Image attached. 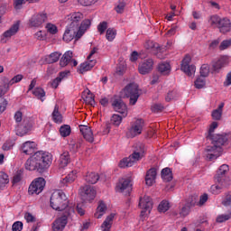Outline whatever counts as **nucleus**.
I'll return each mask as SVG.
<instances>
[{"mask_svg":"<svg viewBox=\"0 0 231 231\" xmlns=\"http://www.w3.org/2000/svg\"><path fill=\"white\" fill-rule=\"evenodd\" d=\"M51 155L46 152H36L32 156L27 159L25 162L26 171H36L40 174L46 172L51 165Z\"/></svg>","mask_w":231,"mask_h":231,"instance_id":"1","label":"nucleus"},{"mask_svg":"<svg viewBox=\"0 0 231 231\" xmlns=\"http://www.w3.org/2000/svg\"><path fill=\"white\" fill-rule=\"evenodd\" d=\"M51 207L53 210L62 211L65 210L64 214L69 212V208H75L73 204H69L68 197L64 191L58 189L55 190L51 196Z\"/></svg>","mask_w":231,"mask_h":231,"instance_id":"2","label":"nucleus"},{"mask_svg":"<svg viewBox=\"0 0 231 231\" xmlns=\"http://www.w3.org/2000/svg\"><path fill=\"white\" fill-rule=\"evenodd\" d=\"M228 165L223 164L220 166L215 175V181L217 184L211 186L212 194H221V190H223V189L230 187V179L226 176V172H228Z\"/></svg>","mask_w":231,"mask_h":231,"instance_id":"3","label":"nucleus"},{"mask_svg":"<svg viewBox=\"0 0 231 231\" xmlns=\"http://www.w3.org/2000/svg\"><path fill=\"white\" fill-rule=\"evenodd\" d=\"M145 156V144L142 143H136L134 145V152L133 153L127 157L124 158L119 162V167L121 169H125V167H133L136 162H140L142 158Z\"/></svg>","mask_w":231,"mask_h":231,"instance_id":"4","label":"nucleus"},{"mask_svg":"<svg viewBox=\"0 0 231 231\" xmlns=\"http://www.w3.org/2000/svg\"><path fill=\"white\" fill-rule=\"evenodd\" d=\"M208 23L212 28H218L220 33H228L231 31V22L228 18L213 14L208 18Z\"/></svg>","mask_w":231,"mask_h":231,"instance_id":"5","label":"nucleus"},{"mask_svg":"<svg viewBox=\"0 0 231 231\" xmlns=\"http://www.w3.org/2000/svg\"><path fill=\"white\" fill-rule=\"evenodd\" d=\"M124 93L126 98H130L129 102L131 106H135L136 102H138V98H140V89L136 83L128 84L125 89Z\"/></svg>","mask_w":231,"mask_h":231,"instance_id":"6","label":"nucleus"},{"mask_svg":"<svg viewBox=\"0 0 231 231\" xmlns=\"http://www.w3.org/2000/svg\"><path fill=\"white\" fill-rule=\"evenodd\" d=\"M71 214H75V208L70 207L68 213H64L63 216H61L53 222L52 231L64 230V228H66V225H68V217H69Z\"/></svg>","mask_w":231,"mask_h":231,"instance_id":"7","label":"nucleus"},{"mask_svg":"<svg viewBox=\"0 0 231 231\" xmlns=\"http://www.w3.org/2000/svg\"><path fill=\"white\" fill-rule=\"evenodd\" d=\"M144 125L145 123L143 119H136L135 122L131 125V127L126 134L127 138H134L135 136H139V134H141L143 131Z\"/></svg>","mask_w":231,"mask_h":231,"instance_id":"8","label":"nucleus"},{"mask_svg":"<svg viewBox=\"0 0 231 231\" xmlns=\"http://www.w3.org/2000/svg\"><path fill=\"white\" fill-rule=\"evenodd\" d=\"M44 187H46V180H44V178L40 177L31 183L28 192L31 196H33V194H36L37 196L41 194L42 190H44Z\"/></svg>","mask_w":231,"mask_h":231,"instance_id":"9","label":"nucleus"},{"mask_svg":"<svg viewBox=\"0 0 231 231\" xmlns=\"http://www.w3.org/2000/svg\"><path fill=\"white\" fill-rule=\"evenodd\" d=\"M230 135L227 134H216L213 137L208 140L211 141L212 145L218 147V149H223V147H226L228 145Z\"/></svg>","mask_w":231,"mask_h":231,"instance_id":"10","label":"nucleus"},{"mask_svg":"<svg viewBox=\"0 0 231 231\" xmlns=\"http://www.w3.org/2000/svg\"><path fill=\"white\" fill-rule=\"evenodd\" d=\"M33 127V119L32 117H24L22 124L17 128V135L24 136L28 134Z\"/></svg>","mask_w":231,"mask_h":231,"instance_id":"11","label":"nucleus"},{"mask_svg":"<svg viewBox=\"0 0 231 231\" xmlns=\"http://www.w3.org/2000/svg\"><path fill=\"white\" fill-rule=\"evenodd\" d=\"M192 58L190 55H186L182 60V63L180 66L181 71L188 75V77H192L194 73H196V66L190 65Z\"/></svg>","mask_w":231,"mask_h":231,"instance_id":"12","label":"nucleus"},{"mask_svg":"<svg viewBox=\"0 0 231 231\" xmlns=\"http://www.w3.org/2000/svg\"><path fill=\"white\" fill-rule=\"evenodd\" d=\"M48 21V14L46 13H39L33 14L29 20V24L32 28H39Z\"/></svg>","mask_w":231,"mask_h":231,"instance_id":"13","label":"nucleus"},{"mask_svg":"<svg viewBox=\"0 0 231 231\" xmlns=\"http://www.w3.org/2000/svg\"><path fill=\"white\" fill-rule=\"evenodd\" d=\"M205 152L207 160L212 162V160H217L223 154V148H218L216 144H213L212 146H208L205 149Z\"/></svg>","mask_w":231,"mask_h":231,"instance_id":"14","label":"nucleus"},{"mask_svg":"<svg viewBox=\"0 0 231 231\" xmlns=\"http://www.w3.org/2000/svg\"><path fill=\"white\" fill-rule=\"evenodd\" d=\"M80 195L83 199H86L87 201H92V199L97 198V189H95V187L93 186L85 185L81 187Z\"/></svg>","mask_w":231,"mask_h":231,"instance_id":"15","label":"nucleus"},{"mask_svg":"<svg viewBox=\"0 0 231 231\" xmlns=\"http://www.w3.org/2000/svg\"><path fill=\"white\" fill-rule=\"evenodd\" d=\"M139 207L142 208L141 216H145V212H151L152 210V199L151 197L145 195L139 200Z\"/></svg>","mask_w":231,"mask_h":231,"instance_id":"16","label":"nucleus"},{"mask_svg":"<svg viewBox=\"0 0 231 231\" xmlns=\"http://www.w3.org/2000/svg\"><path fill=\"white\" fill-rule=\"evenodd\" d=\"M82 19H84V14L82 13H72L69 15L68 26H69V28L79 30V26L80 25Z\"/></svg>","mask_w":231,"mask_h":231,"instance_id":"17","label":"nucleus"},{"mask_svg":"<svg viewBox=\"0 0 231 231\" xmlns=\"http://www.w3.org/2000/svg\"><path fill=\"white\" fill-rule=\"evenodd\" d=\"M112 107L114 108V110L116 111V113H120V115H122L124 118L127 116V113H128L127 105H125L124 100L120 98L115 99L112 103Z\"/></svg>","mask_w":231,"mask_h":231,"instance_id":"18","label":"nucleus"},{"mask_svg":"<svg viewBox=\"0 0 231 231\" xmlns=\"http://www.w3.org/2000/svg\"><path fill=\"white\" fill-rule=\"evenodd\" d=\"M116 189L119 190V192H125V195L131 194V190H133V184H131V180L121 179L116 185Z\"/></svg>","mask_w":231,"mask_h":231,"instance_id":"19","label":"nucleus"},{"mask_svg":"<svg viewBox=\"0 0 231 231\" xmlns=\"http://www.w3.org/2000/svg\"><path fill=\"white\" fill-rule=\"evenodd\" d=\"M154 65V61L152 59H148L139 64L138 69L141 75H147V73H151L152 71V66Z\"/></svg>","mask_w":231,"mask_h":231,"instance_id":"20","label":"nucleus"},{"mask_svg":"<svg viewBox=\"0 0 231 231\" xmlns=\"http://www.w3.org/2000/svg\"><path fill=\"white\" fill-rule=\"evenodd\" d=\"M78 35L79 29L70 28L69 25H67V29L63 34V41L65 42H71L74 39H79Z\"/></svg>","mask_w":231,"mask_h":231,"instance_id":"21","label":"nucleus"},{"mask_svg":"<svg viewBox=\"0 0 231 231\" xmlns=\"http://www.w3.org/2000/svg\"><path fill=\"white\" fill-rule=\"evenodd\" d=\"M79 131L82 134L83 137L86 139L88 143H93L95 142V136L93 135V131L91 127L88 125H79Z\"/></svg>","mask_w":231,"mask_h":231,"instance_id":"22","label":"nucleus"},{"mask_svg":"<svg viewBox=\"0 0 231 231\" xmlns=\"http://www.w3.org/2000/svg\"><path fill=\"white\" fill-rule=\"evenodd\" d=\"M227 64H228V57L223 56L217 61H213L212 71H215V73H219L222 68H225V66H226Z\"/></svg>","mask_w":231,"mask_h":231,"instance_id":"23","label":"nucleus"},{"mask_svg":"<svg viewBox=\"0 0 231 231\" xmlns=\"http://www.w3.org/2000/svg\"><path fill=\"white\" fill-rule=\"evenodd\" d=\"M95 64H97V60H88V61L81 63L79 68V73L84 74L86 71H91L93 68H95Z\"/></svg>","mask_w":231,"mask_h":231,"instance_id":"24","label":"nucleus"},{"mask_svg":"<svg viewBox=\"0 0 231 231\" xmlns=\"http://www.w3.org/2000/svg\"><path fill=\"white\" fill-rule=\"evenodd\" d=\"M35 149H37V144H35L34 142L31 141L23 143L21 147L22 152L27 155L33 154V152H35Z\"/></svg>","mask_w":231,"mask_h":231,"instance_id":"25","label":"nucleus"},{"mask_svg":"<svg viewBox=\"0 0 231 231\" xmlns=\"http://www.w3.org/2000/svg\"><path fill=\"white\" fill-rule=\"evenodd\" d=\"M156 168H151L147 171L145 176V182L148 187H152V185H154V181L156 180Z\"/></svg>","mask_w":231,"mask_h":231,"instance_id":"26","label":"nucleus"},{"mask_svg":"<svg viewBox=\"0 0 231 231\" xmlns=\"http://www.w3.org/2000/svg\"><path fill=\"white\" fill-rule=\"evenodd\" d=\"M71 162V157H69V152L65 151L60 155L59 167L60 169H64L68 167V164Z\"/></svg>","mask_w":231,"mask_h":231,"instance_id":"27","label":"nucleus"},{"mask_svg":"<svg viewBox=\"0 0 231 231\" xmlns=\"http://www.w3.org/2000/svg\"><path fill=\"white\" fill-rule=\"evenodd\" d=\"M10 86V79L4 77L0 82V98L8 93Z\"/></svg>","mask_w":231,"mask_h":231,"instance_id":"28","label":"nucleus"},{"mask_svg":"<svg viewBox=\"0 0 231 231\" xmlns=\"http://www.w3.org/2000/svg\"><path fill=\"white\" fill-rule=\"evenodd\" d=\"M91 26V20L85 19L79 25L78 28V39H80L88 30Z\"/></svg>","mask_w":231,"mask_h":231,"instance_id":"29","label":"nucleus"},{"mask_svg":"<svg viewBox=\"0 0 231 231\" xmlns=\"http://www.w3.org/2000/svg\"><path fill=\"white\" fill-rule=\"evenodd\" d=\"M194 205H196V198L191 197V198H189L188 205L184 206L181 208V210L180 212V216H182V217H186V216L190 213V207H194Z\"/></svg>","mask_w":231,"mask_h":231,"instance_id":"30","label":"nucleus"},{"mask_svg":"<svg viewBox=\"0 0 231 231\" xmlns=\"http://www.w3.org/2000/svg\"><path fill=\"white\" fill-rule=\"evenodd\" d=\"M72 59L73 52L71 51H66L60 60V66L61 68H66V66L71 62Z\"/></svg>","mask_w":231,"mask_h":231,"instance_id":"31","label":"nucleus"},{"mask_svg":"<svg viewBox=\"0 0 231 231\" xmlns=\"http://www.w3.org/2000/svg\"><path fill=\"white\" fill-rule=\"evenodd\" d=\"M72 59L73 52L71 51H66L60 60V66L61 68H66V66L71 62Z\"/></svg>","mask_w":231,"mask_h":231,"instance_id":"32","label":"nucleus"},{"mask_svg":"<svg viewBox=\"0 0 231 231\" xmlns=\"http://www.w3.org/2000/svg\"><path fill=\"white\" fill-rule=\"evenodd\" d=\"M98 180H100V175L97 172L90 171L85 176V181L90 185H95V183H97Z\"/></svg>","mask_w":231,"mask_h":231,"instance_id":"33","label":"nucleus"},{"mask_svg":"<svg viewBox=\"0 0 231 231\" xmlns=\"http://www.w3.org/2000/svg\"><path fill=\"white\" fill-rule=\"evenodd\" d=\"M113 219H115V214L111 213L105 221L103 222L101 228L103 231H111V226H113Z\"/></svg>","mask_w":231,"mask_h":231,"instance_id":"34","label":"nucleus"},{"mask_svg":"<svg viewBox=\"0 0 231 231\" xmlns=\"http://www.w3.org/2000/svg\"><path fill=\"white\" fill-rule=\"evenodd\" d=\"M18 32H19V22L13 24L12 27L9 30L5 31L3 33V36L5 39H10V37H13V35H15V33H17Z\"/></svg>","mask_w":231,"mask_h":231,"instance_id":"35","label":"nucleus"},{"mask_svg":"<svg viewBox=\"0 0 231 231\" xmlns=\"http://www.w3.org/2000/svg\"><path fill=\"white\" fill-rule=\"evenodd\" d=\"M77 180V171H70L68 176H66L62 180H61V185L63 187L68 186V183H73Z\"/></svg>","mask_w":231,"mask_h":231,"instance_id":"36","label":"nucleus"},{"mask_svg":"<svg viewBox=\"0 0 231 231\" xmlns=\"http://www.w3.org/2000/svg\"><path fill=\"white\" fill-rule=\"evenodd\" d=\"M106 210H107V207L104 203V201H99V205L97 208V212L94 214L97 219H100L104 214H106Z\"/></svg>","mask_w":231,"mask_h":231,"instance_id":"37","label":"nucleus"},{"mask_svg":"<svg viewBox=\"0 0 231 231\" xmlns=\"http://www.w3.org/2000/svg\"><path fill=\"white\" fill-rule=\"evenodd\" d=\"M60 53L59 52H52L50 55L45 57V62L47 64H55V62H59V59H60Z\"/></svg>","mask_w":231,"mask_h":231,"instance_id":"38","label":"nucleus"},{"mask_svg":"<svg viewBox=\"0 0 231 231\" xmlns=\"http://www.w3.org/2000/svg\"><path fill=\"white\" fill-rule=\"evenodd\" d=\"M223 107H225V103H220L218 107L213 110L211 114L213 120H221V116H223Z\"/></svg>","mask_w":231,"mask_h":231,"instance_id":"39","label":"nucleus"},{"mask_svg":"<svg viewBox=\"0 0 231 231\" xmlns=\"http://www.w3.org/2000/svg\"><path fill=\"white\" fill-rule=\"evenodd\" d=\"M52 120L55 124H62V115L59 112V105L54 106V110L52 112Z\"/></svg>","mask_w":231,"mask_h":231,"instance_id":"40","label":"nucleus"},{"mask_svg":"<svg viewBox=\"0 0 231 231\" xmlns=\"http://www.w3.org/2000/svg\"><path fill=\"white\" fill-rule=\"evenodd\" d=\"M9 183L10 179L8 178V174L5 171H0V189L3 190Z\"/></svg>","mask_w":231,"mask_h":231,"instance_id":"41","label":"nucleus"},{"mask_svg":"<svg viewBox=\"0 0 231 231\" xmlns=\"http://www.w3.org/2000/svg\"><path fill=\"white\" fill-rule=\"evenodd\" d=\"M161 176L164 181H172V171H171V168L162 169Z\"/></svg>","mask_w":231,"mask_h":231,"instance_id":"42","label":"nucleus"},{"mask_svg":"<svg viewBox=\"0 0 231 231\" xmlns=\"http://www.w3.org/2000/svg\"><path fill=\"white\" fill-rule=\"evenodd\" d=\"M158 71L162 73V75H168L169 71H171V64L168 62L160 63L158 66Z\"/></svg>","mask_w":231,"mask_h":231,"instance_id":"43","label":"nucleus"},{"mask_svg":"<svg viewBox=\"0 0 231 231\" xmlns=\"http://www.w3.org/2000/svg\"><path fill=\"white\" fill-rule=\"evenodd\" d=\"M60 134L63 138H66L67 136H69L71 134V126L69 125H64L60 127Z\"/></svg>","mask_w":231,"mask_h":231,"instance_id":"44","label":"nucleus"},{"mask_svg":"<svg viewBox=\"0 0 231 231\" xmlns=\"http://www.w3.org/2000/svg\"><path fill=\"white\" fill-rule=\"evenodd\" d=\"M33 96L37 97L42 102H44L43 97H46V92L42 88H37L33 90Z\"/></svg>","mask_w":231,"mask_h":231,"instance_id":"45","label":"nucleus"},{"mask_svg":"<svg viewBox=\"0 0 231 231\" xmlns=\"http://www.w3.org/2000/svg\"><path fill=\"white\" fill-rule=\"evenodd\" d=\"M146 50H152V51H161L160 44L153 42H147L145 44Z\"/></svg>","mask_w":231,"mask_h":231,"instance_id":"46","label":"nucleus"},{"mask_svg":"<svg viewBox=\"0 0 231 231\" xmlns=\"http://www.w3.org/2000/svg\"><path fill=\"white\" fill-rule=\"evenodd\" d=\"M115 37H116V30L113 28H108L106 30V38L109 41V42L115 41Z\"/></svg>","mask_w":231,"mask_h":231,"instance_id":"47","label":"nucleus"},{"mask_svg":"<svg viewBox=\"0 0 231 231\" xmlns=\"http://www.w3.org/2000/svg\"><path fill=\"white\" fill-rule=\"evenodd\" d=\"M123 118H124V116H118L116 114H114L111 117V124H113V125H116V127H118V125H120V124H122Z\"/></svg>","mask_w":231,"mask_h":231,"instance_id":"48","label":"nucleus"},{"mask_svg":"<svg viewBox=\"0 0 231 231\" xmlns=\"http://www.w3.org/2000/svg\"><path fill=\"white\" fill-rule=\"evenodd\" d=\"M84 102L88 106H95V97L90 90H88V96L84 97Z\"/></svg>","mask_w":231,"mask_h":231,"instance_id":"49","label":"nucleus"},{"mask_svg":"<svg viewBox=\"0 0 231 231\" xmlns=\"http://www.w3.org/2000/svg\"><path fill=\"white\" fill-rule=\"evenodd\" d=\"M217 122H213L208 129V135H207V140H209L211 137L216 136V134H214V130L217 129Z\"/></svg>","mask_w":231,"mask_h":231,"instance_id":"50","label":"nucleus"},{"mask_svg":"<svg viewBox=\"0 0 231 231\" xmlns=\"http://www.w3.org/2000/svg\"><path fill=\"white\" fill-rule=\"evenodd\" d=\"M210 73V67L208 66V64H203L200 67V77H207L208 75H209Z\"/></svg>","mask_w":231,"mask_h":231,"instance_id":"51","label":"nucleus"},{"mask_svg":"<svg viewBox=\"0 0 231 231\" xmlns=\"http://www.w3.org/2000/svg\"><path fill=\"white\" fill-rule=\"evenodd\" d=\"M23 180V171H18L13 177L12 183L15 185V183H19Z\"/></svg>","mask_w":231,"mask_h":231,"instance_id":"52","label":"nucleus"},{"mask_svg":"<svg viewBox=\"0 0 231 231\" xmlns=\"http://www.w3.org/2000/svg\"><path fill=\"white\" fill-rule=\"evenodd\" d=\"M205 84H206V81H205V78L203 77L198 78L195 80V88L197 89H202V88H205Z\"/></svg>","mask_w":231,"mask_h":231,"instance_id":"53","label":"nucleus"},{"mask_svg":"<svg viewBox=\"0 0 231 231\" xmlns=\"http://www.w3.org/2000/svg\"><path fill=\"white\" fill-rule=\"evenodd\" d=\"M170 206H169V202H167L166 200H162L158 207V210L159 212H167V210H169Z\"/></svg>","mask_w":231,"mask_h":231,"instance_id":"54","label":"nucleus"},{"mask_svg":"<svg viewBox=\"0 0 231 231\" xmlns=\"http://www.w3.org/2000/svg\"><path fill=\"white\" fill-rule=\"evenodd\" d=\"M81 146H82V143L71 142L69 144V151H72V152H77V151H79V149H80Z\"/></svg>","mask_w":231,"mask_h":231,"instance_id":"55","label":"nucleus"},{"mask_svg":"<svg viewBox=\"0 0 231 231\" xmlns=\"http://www.w3.org/2000/svg\"><path fill=\"white\" fill-rule=\"evenodd\" d=\"M14 145H15V143H14V141L12 140H8L4 143L2 149L4 151H10L11 149H13Z\"/></svg>","mask_w":231,"mask_h":231,"instance_id":"56","label":"nucleus"},{"mask_svg":"<svg viewBox=\"0 0 231 231\" xmlns=\"http://www.w3.org/2000/svg\"><path fill=\"white\" fill-rule=\"evenodd\" d=\"M81 6H91V5H95V3H98V0H78Z\"/></svg>","mask_w":231,"mask_h":231,"instance_id":"57","label":"nucleus"},{"mask_svg":"<svg viewBox=\"0 0 231 231\" xmlns=\"http://www.w3.org/2000/svg\"><path fill=\"white\" fill-rule=\"evenodd\" d=\"M107 30V22H102L97 25V31L102 35Z\"/></svg>","mask_w":231,"mask_h":231,"instance_id":"58","label":"nucleus"},{"mask_svg":"<svg viewBox=\"0 0 231 231\" xmlns=\"http://www.w3.org/2000/svg\"><path fill=\"white\" fill-rule=\"evenodd\" d=\"M21 80H23V75L18 74L12 79H9V85L14 86V84H17V82H21Z\"/></svg>","mask_w":231,"mask_h":231,"instance_id":"59","label":"nucleus"},{"mask_svg":"<svg viewBox=\"0 0 231 231\" xmlns=\"http://www.w3.org/2000/svg\"><path fill=\"white\" fill-rule=\"evenodd\" d=\"M231 46V39L229 40H224L219 46V50H226V48H230Z\"/></svg>","mask_w":231,"mask_h":231,"instance_id":"60","label":"nucleus"},{"mask_svg":"<svg viewBox=\"0 0 231 231\" xmlns=\"http://www.w3.org/2000/svg\"><path fill=\"white\" fill-rule=\"evenodd\" d=\"M231 215H220L217 217V223H225V221H228L230 219Z\"/></svg>","mask_w":231,"mask_h":231,"instance_id":"61","label":"nucleus"},{"mask_svg":"<svg viewBox=\"0 0 231 231\" xmlns=\"http://www.w3.org/2000/svg\"><path fill=\"white\" fill-rule=\"evenodd\" d=\"M14 118L16 124H21V122H23V112H21V110L16 111L14 113Z\"/></svg>","mask_w":231,"mask_h":231,"instance_id":"62","label":"nucleus"},{"mask_svg":"<svg viewBox=\"0 0 231 231\" xmlns=\"http://www.w3.org/2000/svg\"><path fill=\"white\" fill-rule=\"evenodd\" d=\"M12 230L13 231H21V230H23V222H21V221L14 222L12 226Z\"/></svg>","mask_w":231,"mask_h":231,"instance_id":"63","label":"nucleus"},{"mask_svg":"<svg viewBox=\"0 0 231 231\" xmlns=\"http://www.w3.org/2000/svg\"><path fill=\"white\" fill-rule=\"evenodd\" d=\"M46 28H47V31L49 32V33H51L52 35H55V33H57V32H58L57 26H55L51 23H48Z\"/></svg>","mask_w":231,"mask_h":231,"instance_id":"64","label":"nucleus"}]
</instances>
